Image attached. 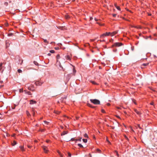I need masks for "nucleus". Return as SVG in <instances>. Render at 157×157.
<instances>
[{
    "label": "nucleus",
    "mask_w": 157,
    "mask_h": 157,
    "mask_svg": "<svg viewBox=\"0 0 157 157\" xmlns=\"http://www.w3.org/2000/svg\"><path fill=\"white\" fill-rule=\"evenodd\" d=\"M28 89L29 90H31V89L29 87H28Z\"/></svg>",
    "instance_id": "e2e57ef3"
},
{
    "label": "nucleus",
    "mask_w": 157,
    "mask_h": 157,
    "mask_svg": "<svg viewBox=\"0 0 157 157\" xmlns=\"http://www.w3.org/2000/svg\"><path fill=\"white\" fill-rule=\"evenodd\" d=\"M81 139H82V138H80L79 139H77L78 140L77 141H81Z\"/></svg>",
    "instance_id": "79ce46f5"
},
{
    "label": "nucleus",
    "mask_w": 157,
    "mask_h": 157,
    "mask_svg": "<svg viewBox=\"0 0 157 157\" xmlns=\"http://www.w3.org/2000/svg\"><path fill=\"white\" fill-rule=\"evenodd\" d=\"M154 103L153 102H152L150 103V104L152 105H154Z\"/></svg>",
    "instance_id": "09e8293b"
},
{
    "label": "nucleus",
    "mask_w": 157,
    "mask_h": 157,
    "mask_svg": "<svg viewBox=\"0 0 157 157\" xmlns=\"http://www.w3.org/2000/svg\"><path fill=\"white\" fill-rule=\"evenodd\" d=\"M44 40V42L45 43H47V44H48V42L47 41V40L46 39H43Z\"/></svg>",
    "instance_id": "393cba45"
},
{
    "label": "nucleus",
    "mask_w": 157,
    "mask_h": 157,
    "mask_svg": "<svg viewBox=\"0 0 157 157\" xmlns=\"http://www.w3.org/2000/svg\"><path fill=\"white\" fill-rule=\"evenodd\" d=\"M135 110V111L136 112V113L138 114V115H140L141 113H140V112H139V111H138V110H137L136 109H135L134 110Z\"/></svg>",
    "instance_id": "1a4fd4ad"
},
{
    "label": "nucleus",
    "mask_w": 157,
    "mask_h": 157,
    "mask_svg": "<svg viewBox=\"0 0 157 157\" xmlns=\"http://www.w3.org/2000/svg\"><path fill=\"white\" fill-rule=\"evenodd\" d=\"M68 156H69L70 157H71V154L69 153V152H68Z\"/></svg>",
    "instance_id": "473e14b6"
},
{
    "label": "nucleus",
    "mask_w": 157,
    "mask_h": 157,
    "mask_svg": "<svg viewBox=\"0 0 157 157\" xmlns=\"http://www.w3.org/2000/svg\"><path fill=\"white\" fill-rule=\"evenodd\" d=\"M97 151L99 152H100L101 151L100 149H97Z\"/></svg>",
    "instance_id": "4c0bfd02"
},
{
    "label": "nucleus",
    "mask_w": 157,
    "mask_h": 157,
    "mask_svg": "<svg viewBox=\"0 0 157 157\" xmlns=\"http://www.w3.org/2000/svg\"><path fill=\"white\" fill-rule=\"evenodd\" d=\"M59 154L61 157H63L62 155L59 152Z\"/></svg>",
    "instance_id": "a18cd8bd"
},
{
    "label": "nucleus",
    "mask_w": 157,
    "mask_h": 157,
    "mask_svg": "<svg viewBox=\"0 0 157 157\" xmlns=\"http://www.w3.org/2000/svg\"><path fill=\"white\" fill-rule=\"evenodd\" d=\"M44 122L45 123H46L47 124H48V122L45 121H44Z\"/></svg>",
    "instance_id": "de8ad7c7"
},
{
    "label": "nucleus",
    "mask_w": 157,
    "mask_h": 157,
    "mask_svg": "<svg viewBox=\"0 0 157 157\" xmlns=\"http://www.w3.org/2000/svg\"><path fill=\"white\" fill-rule=\"evenodd\" d=\"M4 4L5 6H7L8 5V3L7 2H6L4 3Z\"/></svg>",
    "instance_id": "2f4dec72"
},
{
    "label": "nucleus",
    "mask_w": 157,
    "mask_h": 157,
    "mask_svg": "<svg viewBox=\"0 0 157 157\" xmlns=\"http://www.w3.org/2000/svg\"><path fill=\"white\" fill-rule=\"evenodd\" d=\"M82 140L84 143H86L87 142V140L86 139H82Z\"/></svg>",
    "instance_id": "aec40b11"
},
{
    "label": "nucleus",
    "mask_w": 157,
    "mask_h": 157,
    "mask_svg": "<svg viewBox=\"0 0 157 157\" xmlns=\"http://www.w3.org/2000/svg\"><path fill=\"white\" fill-rule=\"evenodd\" d=\"M111 34V33L110 32H108V33H104L102 34V35L101 36V37H103L105 36H109Z\"/></svg>",
    "instance_id": "7ed1b4c3"
},
{
    "label": "nucleus",
    "mask_w": 157,
    "mask_h": 157,
    "mask_svg": "<svg viewBox=\"0 0 157 157\" xmlns=\"http://www.w3.org/2000/svg\"><path fill=\"white\" fill-rule=\"evenodd\" d=\"M24 92H25V94H28L29 95H32L31 93L29 91L27 92L26 90H24Z\"/></svg>",
    "instance_id": "0eeeda50"
},
{
    "label": "nucleus",
    "mask_w": 157,
    "mask_h": 157,
    "mask_svg": "<svg viewBox=\"0 0 157 157\" xmlns=\"http://www.w3.org/2000/svg\"><path fill=\"white\" fill-rule=\"evenodd\" d=\"M138 127H139V128H141L140 127V125L139 124H138Z\"/></svg>",
    "instance_id": "3c124183"
},
{
    "label": "nucleus",
    "mask_w": 157,
    "mask_h": 157,
    "mask_svg": "<svg viewBox=\"0 0 157 157\" xmlns=\"http://www.w3.org/2000/svg\"><path fill=\"white\" fill-rule=\"evenodd\" d=\"M107 105L108 106H109V105H110V104H109V103H108L107 104Z\"/></svg>",
    "instance_id": "4d7b16f0"
},
{
    "label": "nucleus",
    "mask_w": 157,
    "mask_h": 157,
    "mask_svg": "<svg viewBox=\"0 0 157 157\" xmlns=\"http://www.w3.org/2000/svg\"><path fill=\"white\" fill-rule=\"evenodd\" d=\"M16 144H17V142L15 141H13V143H12V144L13 146L15 145Z\"/></svg>",
    "instance_id": "ddd939ff"
},
{
    "label": "nucleus",
    "mask_w": 157,
    "mask_h": 157,
    "mask_svg": "<svg viewBox=\"0 0 157 157\" xmlns=\"http://www.w3.org/2000/svg\"><path fill=\"white\" fill-rule=\"evenodd\" d=\"M132 100L133 102L136 105V100H135L134 99H133Z\"/></svg>",
    "instance_id": "7c9ffc66"
},
{
    "label": "nucleus",
    "mask_w": 157,
    "mask_h": 157,
    "mask_svg": "<svg viewBox=\"0 0 157 157\" xmlns=\"http://www.w3.org/2000/svg\"><path fill=\"white\" fill-rule=\"evenodd\" d=\"M90 101L91 102L94 103L95 105H98L99 104H100V101L97 99H91L90 100Z\"/></svg>",
    "instance_id": "f257e3e1"
},
{
    "label": "nucleus",
    "mask_w": 157,
    "mask_h": 157,
    "mask_svg": "<svg viewBox=\"0 0 157 157\" xmlns=\"http://www.w3.org/2000/svg\"><path fill=\"white\" fill-rule=\"evenodd\" d=\"M17 71L18 73H21L22 72V71L20 69H18L17 70Z\"/></svg>",
    "instance_id": "cd10ccee"
},
{
    "label": "nucleus",
    "mask_w": 157,
    "mask_h": 157,
    "mask_svg": "<svg viewBox=\"0 0 157 157\" xmlns=\"http://www.w3.org/2000/svg\"><path fill=\"white\" fill-rule=\"evenodd\" d=\"M2 68V63H0V71H1Z\"/></svg>",
    "instance_id": "2eb2a0df"
},
{
    "label": "nucleus",
    "mask_w": 157,
    "mask_h": 157,
    "mask_svg": "<svg viewBox=\"0 0 157 157\" xmlns=\"http://www.w3.org/2000/svg\"><path fill=\"white\" fill-rule=\"evenodd\" d=\"M84 136L85 138H88V136L86 133H85L84 135Z\"/></svg>",
    "instance_id": "6ab92c4d"
},
{
    "label": "nucleus",
    "mask_w": 157,
    "mask_h": 157,
    "mask_svg": "<svg viewBox=\"0 0 157 157\" xmlns=\"http://www.w3.org/2000/svg\"><path fill=\"white\" fill-rule=\"evenodd\" d=\"M55 113H56L58 114H59L60 113V112H58V111H55Z\"/></svg>",
    "instance_id": "58836bf2"
},
{
    "label": "nucleus",
    "mask_w": 157,
    "mask_h": 157,
    "mask_svg": "<svg viewBox=\"0 0 157 157\" xmlns=\"http://www.w3.org/2000/svg\"><path fill=\"white\" fill-rule=\"evenodd\" d=\"M42 148L44 150V152L46 153H47L48 151V150L47 149V147L45 146H43Z\"/></svg>",
    "instance_id": "20e7f679"
},
{
    "label": "nucleus",
    "mask_w": 157,
    "mask_h": 157,
    "mask_svg": "<svg viewBox=\"0 0 157 157\" xmlns=\"http://www.w3.org/2000/svg\"><path fill=\"white\" fill-rule=\"evenodd\" d=\"M5 25H6V26H8V24L7 23H6V24H5Z\"/></svg>",
    "instance_id": "8fccbe9b"
},
{
    "label": "nucleus",
    "mask_w": 157,
    "mask_h": 157,
    "mask_svg": "<svg viewBox=\"0 0 157 157\" xmlns=\"http://www.w3.org/2000/svg\"><path fill=\"white\" fill-rule=\"evenodd\" d=\"M27 147H28V148H31V146H30V145H27Z\"/></svg>",
    "instance_id": "37998d69"
},
{
    "label": "nucleus",
    "mask_w": 157,
    "mask_h": 157,
    "mask_svg": "<svg viewBox=\"0 0 157 157\" xmlns=\"http://www.w3.org/2000/svg\"><path fill=\"white\" fill-rule=\"evenodd\" d=\"M58 28L59 29H61V30H64V28L63 27H58Z\"/></svg>",
    "instance_id": "a211bd4d"
},
{
    "label": "nucleus",
    "mask_w": 157,
    "mask_h": 157,
    "mask_svg": "<svg viewBox=\"0 0 157 157\" xmlns=\"http://www.w3.org/2000/svg\"><path fill=\"white\" fill-rule=\"evenodd\" d=\"M73 71L74 73H75L76 72V71L75 70L74 68H73Z\"/></svg>",
    "instance_id": "ea45409f"
},
{
    "label": "nucleus",
    "mask_w": 157,
    "mask_h": 157,
    "mask_svg": "<svg viewBox=\"0 0 157 157\" xmlns=\"http://www.w3.org/2000/svg\"><path fill=\"white\" fill-rule=\"evenodd\" d=\"M95 21H98V19H97L96 18H95Z\"/></svg>",
    "instance_id": "052dcab7"
},
{
    "label": "nucleus",
    "mask_w": 157,
    "mask_h": 157,
    "mask_svg": "<svg viewBox=\"0 0 157 157\" xmlns=\"http://www.w3.org/2000/svg\"><path fill=\"white\" fill-rule=\"evenodd\" d=\"M35 114V112H34V113H33V115L34 116Z\"/></svg>",
    "instance_id": "0e129e2a"
},
{
    "label": "nucleus",
    "mask_w": 157,
    "mask_h": 157,
    "mask_svg": "<svg viewBox=\"0 0 157 157\" xmlns=\"http://www.w3.org/2000/svg\"><path fill=\"white\" fill-rule=\"evenodd\" d=\"M115 6L117 10H120V8L119 6H117L116 4H115Z\"/></svg>",
    "instance_id": "f8f14e48"
},
{
    "label": "nucleus",
    "mask_w": 157,
    "mask_h": 157,
    "mask_svg": "<svg viewBox=\"0 0 157 157\" xmlns=\"http://www.w3.org/2000/svg\"><path fill=\"white\" fill-rule=\"evenodd\" d=\"M106 141L109 143V144H110V141L108 140V139L107 138H106Z\"/></svg>",
    "instance_id": "c9c22d12"
},
{
    "label": "nucleus",
    "mask_w": 157,
    "mask_h": 157,
    "mask_svg": "<svg viewBox=\"0 0 157 157\" xmlns=\"http://www.w3.org/2000/svg\"><path fill=\"white\" fill-rule=\"evenodd\" d=\"M124 136L125 138L126 139V140H128V139L126 136Z\"/></svg>",
    "instance_id": "a19ab883"
},
{
    "label": "nucleus",
    "mask_w": 157,
    "mask_h": 157,
    "mask_svg": "<svg viewBox=\"0 0 157 157\" xmlns=\"http://www.w3.org/2000/svg\"><path fill=\"white\" fill-rule=\"evenodd\" d=\"M101 112L103 113H104L105 112V110L103 109H102V110H101Z\"/></svg>",
    "instance_id": "49530a36"
},
{
    "label": "nucleus",
    "mask_w": 157,
    "mask_h": 157,
    "mask_svg": "<svg viewBox=\"0 0 157 157\" xmlns=\"http://www.w3.org/2000/svg\"><path fill=\"white\" fill-rule=\"evenodd\" d=\"M40 130L42 132H43L44 131V130L43 129H41V130Z\"/></svg>",
    "instance_id": "6e6d98bb"
},
{
    "label": "nucleus",
    "mask_w": 157,
    "mask_h": 157,
    "mask_svg": "<svg viewBox=\"0 0 157 157\" xmlns=\"http://www.w3.org/2000/svg\"><path fill=\"white\" fill-rule=\"evenodd\" d=\"M36 101L33 100H31L30 101V104L31 105L36 104Z\"/></svg>",
    "instance_id": "39448f33"
},
{
    "label": "nucleus",
    "mask_w": 157,
    "mask_h": 157,
    "mask_svg": "<svg viewBox=\"0 0 157 157\" xmlns=\"http://www.w3.org/2000/svg\"><path fill=\"white\" fill-rule=\"evenodd\" d=\"M48 56H50L51 55V54L50 53H49L48 54Z\"/></svg>",
    "instance_id": "864d4df0"
},
{
    "label": "nucleus",
    "mask_w": 157,
    "mask_h": 157,
    "mask_svg": "<svg viewBox=\"0 0 157 157\" xmlns=\"http://www.w3.org/2000/svg\"><path fill=\"white\" fill-rule=\"evenodd\" d=\"M50 52L51 53H54L55 52V51L53 50H51L50 51Z\"/></svg>",
    "instance_id": "c85d7f7f"
},
{
    "label": "nucleus",
    "mask_w": 157,
    "mask_h": 157,
    "mask_svg": "<svg viewBox=\"0 0 157 157\" xmlns=\"http://www.w3.org/2000/svg\"><path fill=\"white\" fill-rule=\"evenodd\" d=\"M78 146L81 147H83V146L80 144H78Z\"/></svg>",
    "instance_id": "412c9836"
},
{
    "label": "nucleus",
    "mask_w": 157,
    "mask_h": 157,
    "mask_svg": "<svg viewBox=\"0 0 157 157\" xmlns=\"http://www.w3.org/2000/svg\"><path fill=\"white\" fill-rule=\"evenodd\" d=\"M122 45L121 43L116 42L112 46L119 47Z\"/></svg>",
    "instance_id": "f03ea898"
},
{
    "label": "nucleus",
    "mask_w": 157,
    "mask_h": 157,
    "mask_svg": "<svg viewBox=\"0 0 157 157\" xmlns=\"http://www.w3.org/2000/svg\"><path fill=\"white\" fill-rule=\"evenodd\" d=\"M65 17L67 19H68L69 17V16L68 15L65 16Z\"/></svg>",
    "instance_id": "72a5a7b5"
},
{
    "label": "nucleus",
    "mask_w": 157,
    "mask_h": 157,
    "mask_svg": "<svg viewBox=\"0 0 157 157\" xmlns=\"http://www.w3.org/2000/svg\"><path fill=\"white\" fill-rule=\"evenodd\" d=\"M35 83L36 85H41L42 84V83H40L39 82H35Z\"/></svg>",
    "instance_id": "9d476101"
},
{
    "label": "nucleus",
    "mask_w": 157,
    "mask_h": 157,
    "mask_svg": "<svg viewBox=\"0 0 157 157\" xmlns=\"http://www.w3.org/2000/svg\"><path fill=\"white\" fill-rule=\"evenodd\" d=\"M19 147L20 148V149L21 150L23 151H25L24 149V147L22 146H20Z\"/></svg>",
    "instance_id": "4468645a"
},
{
    "label": "nucleus",
    "mask_w": 157,
    "mask_h": 157,
    "mask_svg": "<svg viewBox=\"0 0 157 157\" xmlns=\"http://www.w3.org/2000/svg\"><path fill=\"white\" fill-rule=\"evenodd\" d=\"M66 59L68 60H70L71 59V57L69 55H67L66 56Z\"/></svg>",
    "instance_id": "9b49d317"
},
{
    "label": "nucleus",
    "mask_w": 157,
    "mask_h": 157,
    "mask_svg": "<svg viewBox=\"0 0 157 157\" xmlns=\"http://www.w3.org/2000/svg\"><path fill=\"white\" fill-rule=\"evenodd\" d=\"M70 140L71 141H75V142H76V141L78 140L75 139L74 138H72Z\"/></svg>",
    "instance_id": "f3484780"
},
{
    "label": "nucleus",
    "mask_w": 157,
    "mask_h": 157,
    "mask_svg": "<svg viewBox=\"0 0 157 157\" xmlns=\"http://www.w3.org/2000/svg\"><path fill=\"white\" fill-rule=\"evenodd\" d=\"M87 105L90 107H91V108H95V107L94 106H92L90 104H89V103H88L87 104Z\"/></svg>",
    "instance_id": "dca6fc26"
},
{
    "label": "nucleus",
    "mask_w": 157,
    "mask_h": 157,
    "mask_svg": "<svg viewBox=\"0 0 157 157\" xmlns=\"http://www.w3.org/2000/svg\"><path fill=\"white\" fill-rule=\"evenodd\" d=\"M26 114L28 116H29L30 115V114L28 111H26Z\"/></svg>",
    "instance_id": "a878e982"
},
{
    "label": "nucleus",
    "mask_w": 157,
    "mask_h": 157,
    "mask_svg": "<svg viewBox=\"0 0 157 157\" xmlns=\"http://www.w3.org/2000/svg\"><path fill=\"white\" fill-rule=\"evenodd\" d=\"M56 58L57 59H59L60 58V56L59 55H57L56 56Z\"/></svg>",
    "instance_id": "c756f323"
},
{
    "label": "nucleus",
    "mask_w": 157,
    "mask_h": 157,
    "mask_svg": "<svg viewBox=\"0 0 157 157\" xmlns=\"http://www.w3.org/2000/svg\"><path fill=\"white\" fill-rule=\"evenodd\" d=\"M55 48L56 49V50H58L59 49V47H56Z\"/></svg>",
    "instance_id": "c03bdc74"
},
{
    "label": "nucleus",
    "mask_w": 157,
    "mask_h": 157,
    "mask_svg": "<svg viewBox=\"0 0 157 157\" xmlns=\"http://www.w3.org/2000/svg\"><path fill=\"white\" fill-rule=\"evenodd\" d=\"M33 63L36 65H38V63L36 61H34Z\"/></svg>",
    "instance_id": "5701e85b"
},
{
    "label": "nucleus",
    "mask_w": 157,
    "mask_h": 157,
    "mask_svg": "<svg viewBox=\"0 0 157 157\" xmlns=\"http://www.w3.org/2000/svg\"><path fill=\"white\" fill-rule=\"evenodd\" d=\"M3 86V85H2L0 86V88H1Z\"/></svg>",
    "instance_id": "5fc2aeb1"
},
{
    "label": "nucleus",
    "mask_w": 157,
    "mask_h": 157,
    "mask_svg": "<svg viewBox=\"0 0 157 157\" xmlns=\"http://www.w3.org/2000/svg\"><path fill=\"white\" fill-rule=\"evenodd\" d=\"M117 33V32L115 31L114 32L112 33H111V34L110 35H111V36H113L115 34H116Z\"/></svg>",
    "instance_id": "6e6552de"
},
{
    "label": "nucleus",
    "mask_w": 157,
    "mask_h": 157,
    "mask_svg": "<svg viewBox=\"0 0 157 157\" xmlns=\"http://www.w3.org/2000/svg\"><path fill=\"white\" fill-rule=\"evenodd\" d=\"M117 108L118 109H120V108L118 107H117Z\"/></svg>",
    "instance_id": "774afa93"
},
{
    "label": "nucleus",
    "mask_w": 157,
    "mask_h": 157,
    "mask_svg": "<svg viewBox=\"0 0 157 157\" xmlns=\"http://www.w3.org/2000/svg\"><path fill=\"white\" fill-rule=\"evenodd\" d=\"M148 64V63H144L143 64V66H146Z\"/></svg>",
    "instance_id": "bb28decb"
},
{
    "label": "nucleus",
    "mask_w": 157,
    "mask_h": 157,
    "mask_svg": "<svg viewBox=\"0 0 157 157\" xmlns=\"http://www.w3.org/2000/svg\"><path fill=\"white\" fill-rule=\"evenodd\" d=\"M90 20H92L93 19V18L92 17H90Z\"/></svg>",
    "instance_id": "13d9d810"
},
{
    "label": "nucleus",
    "mask_w": 157,
    "mask_h": 157,
    "mask_svg": "<svg viewBox=\"0 0 157 157\" xmlns=\"http://www.w3.org/2000/svg\"><path fill=\"white\" fill-rule=\"evenodd\" d=\"M94 40V39H92V40H91V41H93Z\"/></svg>",
    "instance_id": "680f3d73"
},
{
    "label": "nucleus",
    "mask_w": 157,
    "mask_h": 157,
    "mask_svg": "<svg viewBox=\"0 0 157 157\" xmlns=\"http://www.w3.org/2000/svg\"><path fill=\"white\" fill-rule=\"evenodd\" d=\"M117 15V14H113V16L114 17H115Z\"/></svg>",
    "instance_id": "e433bc0d"
},
{
    "label": "nucleus",
    "mask_w": 157,
    "mask_h": 157,
    "mask_svg": "<svg viewBox=\"0 0 157 157\" xmlns=\"http://www.w3.org/2000/svg\"><path fill=\"white\" fill-rule=\"evenodd\" d=\"M23 88H21V89H20L19 90V92L20 93L22 92L23 91Z\"/></svg>",
    "instance_id": "b1692460"
},
{
    "label": "nucleus",
    "mask_w": 157,
    "mask_h": 157,
    "mask_svg": "<svg viewBox=\"0 0 157 157\" xmlns=\"http://www.w3.org/2000/svg\"><path fill=\"white\" fill-rule=\"evenodd\" d=\"M68 133V132L67 131H63V132L62 133H61V136L64 135L65 134H67Z\"/></svg>",
    "instance_id": "423d86ee"
},
{
    "label": "nucleus",
    "mask_w": 157,
    "mask_h": 157,
    "mask_svg": "<svg viewBox=\"0 0 157 157\" xmlns=\"http://www.w3.org/2000/svg\"><path fill=\"white\" fill-rule=\"evenodd\" d=\"M12 108L13 109H14L15 108V107H12Z\"/></svg>",
    "instance_id": "69168bd1"
},
{
    "label": "nucleus",
    "mask_w": 157,
    "mask_h": 157,
    "mask_svg": "<svg viewBox=\"0 0 157 157\" xmlns=\"http://www.w3.org/2000/svg\"><path fill=\"white\" fill-rule=\"evenodd\" d=\"M116 154H117V155L118 156V152L117 151H116Z\"/></svg>",
    "instance_id": "bf43d9fd"
},
{
    "label": "nucleus",
    "mask_w": 157,
    "mask_h": 157,
    "mask_svg": "<svg viewBox=\"0 0 157 157\" xmlns=\"http://www.w3.org/2000/svg\"><path fill=\"white\" fill-rule=\"evenodd\" d=\"M76 119L77 120H78V118H79V117H76Z\"/></svg>",
    "instance_id": "603ef678"
},
{
    "label": "nucleus",
    "mask_w": 157,
    "mask_h": 157,
    "mask_svg": "<svg viewBox=\"0 0 157 157\" xmlns=\"http://www.w3.org/2000/svg\"><path fill=\"white\" fill-rule=\"evenodd\" d=\"M12 35H13L12 33H9V34H8V36H12Z\"/></svg>",
    "instance_id": "f704fd0d"
},
{
    "label": "nucleus",
    "mask_w": 157,
    "mask_h": 157,
    "mask_svg": "<svg viewBox=\"0 0 157 157\" xmlns=\"http://www.w3.org/2000/svg\"><path fill=\"white\" fill-rule=\"evenodd\" d=\"M90 82L92 83H93V84H97L96 83V82H95L94 81H90Z\"/></svg>",
    "instance_id": "4be33fe9"
},
{
    "label": "nucleus",
    "mask_w": 157,
    "mask_h": 157,
    "mask_svg": "<svg viewBox=\"0 0 157 157\" xmlns=\"http://www.w3.org/2000/svg\"><path fill=\"white\" fill-rule=\"evenodd\" d=\"M105 40H100V41L101 42V41H104Z\"/></svg>",
    "instance_id": "338daca9"
}]
</instances>
